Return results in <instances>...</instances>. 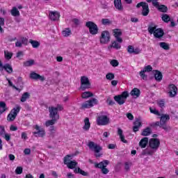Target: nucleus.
<instances>
[{
	"label": "nucleus",
	"instance_id": "obj_22",
	"mask_svg": "<svg viewBox=\"0 0 178 178\" xmlns=\"http://www.w3.org/2000/svg\"><path fill=\"white\" fill-rule=\"evenodd\" d=\"M3 69L9 74H10V73H13V68L12 67V65L10 64H9V63H6L4 65H3L2 71H3Z\"/></svg>",
	"mask_w": 178,
	"mask_h": 178
},
{
	"label": "nucleus",
	"instance_id": "obj_49",
	"mask_svg": "<svg viewBox=\"0 0 178 178\" xmlns=\"http://www.w3.org/2000/svg\"><path fill=\"white\" fill-rule=\"evenodd\" d=\"M34 65V60H29L24 63V66L30 67Z\"/></svg>",
	"mask_w": 178,
	"mask_h": 178
},
{
	"label": "nucleus",
	"instance_id": "obj_44",
	"mask_svg": "<svg viewBox=\"0 0 178 178\" xmlns=\"http://www.w3.org/2000/svg\"><path fill=\"white\" fill-rule=\"evenodd\" d=\"M142 71L145 72V73H149V72H152V66L151 65H146L144 67Z\"/></svg>",
	"mask_w": 178,
	"mask_h": 178
},
{
	"label": "nucleus",
	"instance_id": "obj_52",
	"mask_svg": "<svg viewBox=\"0 0 178 178\" xmlns=\"http://www.w3.org/2000/svg\"><path fill=\"white\" fill-rule=\"evenodd\" d=\"M106 79L107 80H113V79H115V74L112 72L108 73L106 75Z\"/></svg>",
	"mask_w": 178,
	"mask_h": 178
},
{
	"label": "nucleus",
	"instance_id": "obj_27",
	"mask_svg": "<svg viewBox=\"0 0 178 178\" xmlns=\"http://www.w3.org/2000/svg\"><path fill=\"white\" fill-rule=\"evenodd\" d=\"M147 144H148V138L145 137L142 138L139 142V147L145 148V147H147Z\"/></svg>",
	"mask_w": 178,
	"mask_h": 178
},
{
	"label": "nucleus",
	"instance_id": "obj_23",
	"mask_svg": "<svg viewBox=\"0 0 178 178\" xmlns=\"http://www.w3.org/2000/svg\"><path fill=\"white\" fill-rule=\"evenodd\" d=\"M118 134L120 136V140L122 143H124V144H127V140L124 139V135H123V130H122V129L120 128L118 129Z\"/></svg>",
	"mask_w": 178,
	"mask_h": 178
},
{
	"label": "nucleus",
	"instance_id": "obj_18",
	"mask_svg": "<svg viewBox=\"0 0 178 178\" xmlns=\"http://www.w3.org/2000/svg\"><path fill=\"white\" fill-rule=\"evenodd\" d=\"M49 17L53 22H56V20H59V17H60V15L59 13L56 11H50L49 14Z\"/></svg>",
	"mask_w": 178,
	"mask_h": 178
},
{
	"label": "nucleus",
	"instance_id": "obj_57",
	"mask_svg": "<svg viewBox=\"0 0 178 178\" xmlns=\"http://www.w3.org/2000/svg\"><path fill=\"white\" fill-rule=\"evenodd\" d=\"M16 175H22L23 173V168L22 167H17L15 170Z\"/></svg>",
	"mask_w": 178,
	"mask_h": 178
},
{
	"label": "nucleus",
	"instance_id": "obj_50",
	"mask_svg": "<svg viewBox=\"0 0 178 178\" xmlns=\"http://www.w3.org/2000/svg\"><path fill=\"white\" fill-rule=\"evenodd\" d=\"M70 158H72V156H70V155H67L64 158V164L65 165H68V163H70V162H72V161H70Z\"/></svg>",
	"mask_w": 178,
	"mask_h": 178
},
{
	"label": "nucleus",
	"instance_id": "obj_64",
	"mask_svg": "<svg viewBox=\"0 0 178 178\" xmlns=\"http://www.w3.org/2000/svg\"><path fill=\"white\" fill-rule=\"evenodd\" d=\"M147 3L145 2H140L136 5V8H144Z\"/></svg>",
	"mask_w": 178,
	"mask_h": 178
},
{
	"label": "nucleus",
	"instance_id": "obj_17",
	"mask_svg": "<svg viewBox=\"0 0 178 178\" xmlns=\"http://www.w3.org/2000/svg\"><path fill=\"white\" fill-rule=\"evenodd\" d=\"M168 95L170 98H175L177 95V87L175 84L171 83L168 86Z\"/></svg>",
	"mask_w": 178,
	"mask_h": 178
},
{
	"label": "nucleus",
	"instance_id": "obj_15",
	"mask_svg": "<svg viewBox=\"0 0 178 178\" xmlns=\"http://www.w3.org/2000/svg\"><path fill=\"white\" fill-rule=\"evenodd\" d=\"M170 120V117L168 114H161L160 122L165 127V131L169 130V127L166 125V122Z\"/></svg>",
	"mask_w": 178,
	"mask_h": 178
},
{
	"label": "nucleus",
	"instance_id": "obj_47",
	"mask_svg": "<svg viewBox=\"0 0 178 178\" xmlns=\"http://www.w3.org/2000/svg\"><path fill=\"white\" fill-rule=\"evenodd\" d=\"M112 22L109 20V19H102V24L104 26H109V24H111Z\"/></svg>",
	"mask_w": 178,
	"mask_h": 178
},
{
	"label": "nucleus",
	"instance_id": "obj_60",
	"mask_svg": "<svg viewBox=\"0 0 178 178\" xmlns=\"http://www.w3.org/2000/svg\"><path fill=\"white\" fill-rule=\"evenodd\" d=\"M21 42H22L23 45H27L29 44V40L26 38H22Z\"/></svg>",
	"mask_w": 178,
	"mask_h": 178
},
{
	"label": "nucleus",
	"instance_id": "obj_56",
	"mask_svg": "<svg viewBox=\"0 0 178 178\" xmlns=\"http://www.w3.org/2000/svg\"><path fill=\"white\" fill-rule=\"evenodd\" d=\"M157 105L160 108H165V100L162 99V100L158 101L157 102Z\"/></svg>",
	"mask_w": 178,
	"mask_h": 178
},
{
	"label": "nucleus",
	"instance_id": "obj_12",
	"mask_svg": "<svg viewBox=\"0 0 178 178\" xmlns=\"http://www.w3.org/2000/svg\"><path fill=\"white\" fill-rule=\"evenodd\" d=\"M147 2H152L153 6L156 8L159 12H162L163 13H166V12H168V7L165 5H159L158 0H147Z\"/></svg>",
	"mask_w": 178,
	"mask_h": 178
},
{
	"label": "nucleus",
	"instance_id": "obj_7",
	"mask_svg": "<svg viewBox=\"0 0 178 178\" xmlns=\"http://www.w3.org/2000/svg\"><path fill=\"white\" fill-rule=\"evenodd\" d=\"M88 88H91V83L90 82V79L86 76H81V86L79 90L86 91V90H88Z\"/></svg>",
	"mask_w": 178,
	"mask_h": 178
},
{
	"label": "nucleus",
	"instance_id": "obj_20",
	"mask_svg": "<svg viewBox=\"0 0 178 178\" xmlns=\"http://www.w3.org/2000/svg\"><path fill=\"white\" fill-rule=\"evenodd\" d=\"M90 127H91V123H90V119L88 118H86L84 119V125L82 127L84 131H88L90 130Z\"/></svg>",
	"mask_w": 178,
	"mask_h": 178
},
{
	"label": "nucleus",
	"instance_id": "obj_11",
	"mask_svg": "<svg viewBox=\"0 0 178 178\" xmlns=\"http://www.w3.org/2000/svg\"><path fill=\"white\" fill-rule=\"evenodd\" d=\"M129 97V92H123L121 95H118L114 97L115 102L119 105H123Z\"/></svg>",
	"mask_w": 178,
	"mask_h": 178
},
{
	"label": "nucleus",
	"instance_id": "obj_54",
	"mask_svg": "<svg viewBox=\"0 0 178 178\" xmlns=\"http://www.w3.org/2000/svg\"><path fill=\"white\" fill-rule=\"evenodd\" d=\"M6 134V131H5V127L1 125L0 126V136H1V137H3V136Z\"/></svg>",
	"mask_w": 178,
	"mask_h": 178
},
{
	"label": "nucleus",
	"instance_id": "obj_61",
	"mask_svg": "<svg viewBox=\"0 0 178 178\" xmlns=\"http://www.w3.org/2000/svg\"><path fill=\"white\" fill-rule=\"evenodd\" d=\"M72 22L74 23V24H75V26L80 25V20H79V19H76V18L73 19Z\"/></svg>",
	"mask_w": 178,
	"mask_h": 178
},
{
	"label": "nucleus",
	"instance_id": "obj_32",
	"mask_svg": "<svg viewBox=\"0 0 178 178\" xmlns=\"http://www.w3.org/2000/svg\"><path fill=\"white\" fill-rule=\"evenodd\" d=\"M56 122H58V120L55 118H51V120H48L47 121H46L45 126L46 127H49V126H54V124H55Z\"/></svg>",
	"mask_w": 178,
	"mask_h": 178
},
{
	"label": "nucleus",
	"instance_id": "obj_33",
	"mask_svg": "<svg viewBox=\"0 0 178 178\" xmlns=\"http://www.w3.org/2000/svg\"><path fill=\"white\" fill-rule=\"evenodd\" d=\"M12 56H13V53L12 51H9L8 50L4 51V58L7 60H10L12 59Z\"/></svg>",
	"mask_w": 178,
	"mask_h": 178
},
{
	"label": "nucleus",
	"instance_id": "obj_41",
	"mask_svg": "<svg viewBox=\"0 0 178 178\" xmlns=\"http://www.w3.org/2000/svg\"><path fill=\"white\" fill-rule=\"evenodd\" d=\"M6 111V104L4 102H0V113H3Z\"/></svg>",
	"mask_w": 178,
	"mask_h": 178
},
{
	"label": "nucleus",
	"instance_id": "obj_10",
	"mask_svg": "<svg viewBox=\"0 0 178 178\" xmlns=\"http://www.w3.org/2000/svg\"><path fill=\"white\" fill-rule=\"evenodd\" d=\"M21 107L20 106H17L15 108H13L10 113L7 116L8 122H13L17 116V113L20 112Z\"/></svg>",
	"mask_w": 178,
	"mask_h": 178
},
{
	"label": "nucleus",
	"instance_id": "obj_5",
	"mask_svg": "<svg viewBox=\"0 0 178 178\" xmlns=\"http://www.w3.org/2000/svg\"><path fill=\"white\" fill-rule=\"evenodd\" d=\"M109 165V161L104 160L100 163H95V168L97 169H102V173L103 175H108L109 173V170L106 167Z\"/></svg>",
	"mask_w": 178,
	"mask_h": 178
},
{
	"label": "nucleus",
	"instance_id": "obj_40",
	"mask_svg": "<svg viewBox=\"0 0 178 178\" xmlns=\"http://www.w3.org/2000/svg\"><path fill=\"white\" fill-rule=\"evenodd\" d=\"M67 166L69 169H74V168L77 166V163L76 162V161L74 160L68 163V164H67Z\"/></svg>",
	"mask_w": 178,
	"mask_h": 178
},
{
	"label": "nucleus",
	"instance_id": "obj_4",
	"mask_svg": "<svg viewBox=\"0 0 178 178\" xmlns=\"http://www.w3.org/2000/svg\"><path fill=\"white\" fill-rule=\"evenodd\" d=\"M88 147L89 148V149H90L91 151H93V152H95V157L96 158H99L101 156H102V154L99 152H101V150L102 149V147H101V145L90 141L88 143Z\"/></svg>",
	"mask_w": 178,
	"mask_h": 178
},
{
	"label": "nucleus",
	"instance_id": "obj_38",
	"mask_svg": "<svg viewBox=\"0 0 178 178\" xmlns=\"http://www.w3.org/2000/svg\"><path fill=\"white\" fill-rule=\"evenodd\" d=\"M159 45L161 48H163V49H165V51H169V49H170V47H169V44L165 42H160Z\"/></svg>",
	"mask_w": 178,
	"mask_h": 178
},
{
	"label": "nucleus",
	"instance_id": "obj_28",
	"mask_svg": "<svg viewBox=\"0 0 178 178\" xmlns=\"http://www.w3.org/2000/svg\"><path fill=\"white\" fill-rule=\"evenodd\" d=\"M149 13V8L148 7V3H146L143 7L142 15L143 16H148Z\"/></svg>",
	"mask_w": 178,
	"mask_h": 178
},
{
	"label": "nucleus",
	"instance_id": "obj_31",
	"mask_svg": "<svg viewBox=\"0 0 178 178\" xmlns=\"http://www.w3.org/2000/svg\"><path fill=\"white\" fill-rule=\"evenodd\" d=\"M152 133V130L149 127H146L145 129L143 130L141 133V136H150V134Z\"/></svg>",
	"mask_w": 178,
	"mask_h": 178
},
{
	"label": "nucleus",
	"instance_id": "obj_59",
	"mask_svg": "<svg viewBox=\"0 0 178 178\" xmlns=\"http://www.w3.org/2000/svg\"><path fill=\"white\" fill-rule=\"evenodd\" d=\"M21 138L24 140V141H26L29 138V136H27V133L26 132H22L21 134Z\"/></svg>",
	"mask_w": 178,
	"mask_h": 178
},
{
	"label": "nucleus",
	"instance_id": "obj_8",
	"mask_svg": "<svg viewBox=\"0 0 178 178\" xmlns=\"http://www.w3.org/2000/svg\"><path fill=\"white\" fill-rule=\"evenodd\" d=\"M86 26L89 29V33H90L92 35H97V34H98L99 29H98L97 24L89 21L86 23Z\"/></svg>",
	"mask_w": 178,
	"mask_h": 178
},
{
	"label": "nucleus",
	"instance_id": "obj_29",
	"mask_svg": "<svg viewBox=\"0 0 178 178\" xmlns=\"http://www.w3.org/2000/svg\"><path fill=\"white\" fill-rule=\"evenodd\" d=\"M154 72H155V74H154L155 80L156 81H161L163 78L162 72L158 70H155Z\"/></svg>",
	"mask_w": 178,
	"mask_h": 178
},
{
	"label": "nucleus",
	"instance_id": "obj_6",
	"mask_svg": "<svg viewBox=\"0 0 178 178\" xmlns=\"http://www.w3.org/2000/svg\"><path fill=\"white\" fill-rule=\"evenodd\" d=\"M100 44L106 45L111 42V33L108 31H103L99 37Z\"/></svg>",
	"mask_w": 178,
	"mask_h": 178
},
{
	"label": "nucleus",
	"instance_id": "obj_19",
	"mask_svg": "<svg viewBox=\"0 0 178 178\" xmlns=\"http://www.w3.org/2000/svg\"><path fill=\"white\" fill-rule=\"evenodd\" d=\"M127 52L129 54H134V55H138V54L141 52V50H140V49L138 48L134 49V47H133L132 45H129L127 47Z\"/></svg>",
	"mask_w": 178,
	"mask_h": 178
},
{
	"label": "nucleus",
	"instance_id": "obj_42",
	"mask_svg": "<svg viewBox=\"0 0 178 178\" xmlns=\"http://www.w3.org/2000/svg\"><path fill=\"white\" fill-rule=\"evenodd\" d=\"M161 19L163 22H165V23H169L170 21V17L168 14H163Z\"/></svg>",
	"mask_w": 178,
	"mask_h": 178
},
{
	"label": "nucleus",
	"instance_id": "obj_51",
	"mask_svg": "<svg viewBox=\"0 0 178 178\" xmlns=\"http://www.w3.org/2000/svg\"><path fill=\"white\" fill-rule=\"evenodd\" d=\"M110 64L111 66H113V67H118V66H119V61L117 60H111L110 61Z\"/></svg>",
	"mask_w": 178,
	"mask_h": 178
},
{
	"label": "nucleus",
	"instance_id": "obj_14",
	"mask_svg": "<svg viewBox=\"0 0 178 178\" xmlns=\"http://www.w3.org/2000/svg\"><path fill=\"white\" fill-rule=\"evenodd\" d=\"M97 104H98V100L97 99H92L85 102L82 104L81 108L87 109L88 108H92V106H94V105H97Z\"/></svg>",
	"mask_w": 178,
	"mask_h": 178
},
{
	"label": "nucleus",
	"instance_id": "obj_34",
	"mask_svg": "<svg viewBox=\"0 0 178 178\" xmlns=\"http://www.w3.org/2000/svg\"><path fill=\"white\" fill-rule=\"evenodd\" d=\"M82 98H83L84 99H87V98H90L91 97H94V95L92 94V92L88 91V92H83L81 95Z\"/></svg>",
	"mask_w": 178,
	"mask_h": 178
},
{
	"label": "nucleus",
	"instance_id": "obj_9",
	"mask_svg": "<svg viewBox=\"0 0 178 178\" xmlns=\"http://www.w3.org/2000/svg\"><path fill=\"white\" fill-rule=\"evenodd\" d=\"M109 123H111V120L106 115H100L97 118L98 126H107Z\"/></svg>",
	"mask_w": 178,
	"mask_h": 178
},
{
	"label": "nucleus",
	"instance_id": "obj_1",
	"mask_svg": "<svg viewBox=\"0 0 178 178\" xmlns=\"http://www.w3.org/2000/svg\"><path fill=\"white\" fill-rule=\"evenodd\" d=\"M147 31L151 35L153 34L154 38H162L165 35V32L154 22H150L147 26Z\"/></svg>",
	"mask_w": 178,
	"mask_h": 178
},
{
	"label": "nucleus",
	"instance_id": "obj_62",
	"mask_svg": "<svg viewBox=\"0 0 178 178\" xmlns=\"http://www.w3.org/2000/svg\"><path fill=\"white\" fill-rule=\"evenodd\" d=\"M24 54L23 53V51H18L17 53V56L16 57L18 58L19 59H20V58H23Z\"/></svg>",
	"mask_w": 178,
	"mask_h": 178
},
{
	"label": "nucleus",
	"instance_id": "obj_35",
	"mask_svg": "<svg viewBox=\"0 0 178 178\" xmlns=\"http://www.w3.org/2000/svg\"><path fill=\"white\" fill-rule=\"evenodd\" d=\"M151 127H161V129H163V130H165V127H163V125L161 124V121H157L155 122H152V124H150Z\"/></svg>",
	"mask_w": 178,
	"mask_h": 178
},
{
	"label": "nucleus",
	"instance_id": "obj_43",
	"mask_svg": "<svg viewBox=\"0 0 178 178\" xmlns=\"http://www.w3.org/2000/svg\"><path fill=\"white\" fill-rule=\"evenodd\" d=\"M139 75L140 76V77L143 80H145V81H147L148 80V75L145 74V72L144 71L141 70L139 72Z\"/></svg>",
	"mask_w": 178,
	"mask_h": 178
},
{
	"label": "nucleus",
	"instance_id": "obj_48",
	"mask_svg": "<svg viewBox=\"0 0 178 178\" xmlns=\"http://www.w3.org/2000/svg\"><path fill=\"white\" fill-rule=\"evenodd\" d=\"M149 111L152 113H153V115H156V116H161V113H159V111L156 110V108H152L150 107Z\"/></svg>",
	"mask_w": 178,
	"mask_h": 178
},
{
	"label": "nucleus",
	"instance_id": "obj_26",
	"mask_svg": "<svg viewBox=\"0 0 178 178\" xmlns=\"http://www.w3.org/2000/svg\"><path fill=\"white\" fill-rule=\"evenodd\" d=\"M10 13L14 17H19L20 16V11L16 7H13L10 10Z\"/></svg>",
	"mask_w": 178,
	"mask_h": 178
},
{
	"label": "nucleus",
	"instance_id": "obj_21",
	"mask_svg": "<svg viewBox=\"0 0 178 178\" xmlns=\"http://www.w3.org/2000/svg\"><path fill=\"white\" fill-rule=\"evenodd\" d=\"M141 126H142L141 120H140L139 119L136 120L134 122V127H133L134 131L135 133L138 131V130H140V127H141Z\"/></svg>",
	"mask_w": 178,
	"mask_h": 178
},
{
	"label": "nucleus",
	"instance_id": "obj_16",
	"mask_svg": "<svg viewBox=\"0 0 178 178\" xmlns=\"http://www.w3.org/2000/svg\"><path fill=\"white\" fill-rule=\"evenodd\" d=\"M122 34V30L120 29H115L113 30V35H114L116 41H118V42H119L120 44H122V42H123Z\"/></svg>",
	"mask_w": 178,
	"mask_h": 178
},
{
	"label": "nucleus",
	"instance_id": "obj_53",
	"mask_svg": "<svg viewBox=\"0 0 178 178\" xmlns=\"http://www.w3.org/2000/svg\"><path fill=\"white\" fill-rule=\"evenodd\" d=\"M40 74L35 73V72H32L30 74L31 79H33V80H38Z\"/></svg>",
	"mask_w": 178,
	"mask_h": 178
},
{
	"label": "nucleus",
	"instance_id": "obj_2",
	"mask_svg": "<svg viewBox=\"0 0 178 178\" xmlns=\"http://www.w3.org/2000/svg\"><path fill=\"white\" fill-rule=\"evenodd\" d=\"M149 147L150 149H146V154L147 155H154L161 147V140L155 138L149 139Z\"/></svg>",
	"mask_w": 178,
	"mask_h": 178
},
{
	"label": "nucleus",
	"instance_id": "obj_37",
	"mask_svg": "<svg viewBox=\"0 0 178 178\" xmlns=\"http://www.w3.org/2000/svg\"><path fill=\"white\" fill-rule=\"evenodd\" d=\"M74 173H79V175H82V176H88V173L81 170L80 168H75L74 170Z\"/></svg>",
	"mask_w": 178,
	"mask_h": 178
},
{
	"label": "nucleus",
	"instance_id": "obj_25",
	"mask_svg": "<svg viewBox=\"0 0 178 178\" xmlns=\"http://www.w3.org/2000/svg\"><path fill=\"white\" fill-rule=\"evenodd\" d=\"M121 47L122 46L120 45V43L115 40L112 42L111 45L108 46V49H111V48H114L115 49H120Z\"/></svg>",
	"mask_w": 178,
	"mask_h": 178
},
{
	"label": "nucleus",
	"instance_id": "obj_63",
	"mask_svg": "<svg viewBox=\"0 0 178 178\" xmlns=\"http://www.w3.org/2000/svg\"><path fill=\"white\" fill-rule=\"evenodd\" d=\"M24 154L25 155H30V154H31V149L26 148L24 150Z\"/></svg>",
	"mask_w": 178,
	"mask_h": 178
},
{
	"label": "nucleus",
	"instance_id": "obj_39",
	"mask_svg": "<svg viewBox=\"0 0 178 178\" xmlns=\"http://www.w3.org/2000/svg\"><path fill=\"white\" fill-rule=\"evenodd\" d=\"M62 34H63V37H69V35H70L72 34V31L69 28L65 29L62 31Z\"/></svg>",
	"mask_w": 178,
	"mask_h": 178
},
{
	"label": "nucleus",
	"instance_id": "obj_24",
	"mask_svg": "<svg viewBox=\"0 0 178 178\" xmlns=\"http://www.w3.org/2000/svg\"><path fill=\"white\" fill-rule=\"evenodd\" d=\"M114 6L118 9V10H123L122 0H114Z\"/></svg>",
	"mask_w": 178,
	"mask_h": 178
},
{
	"label": "nucleus",
	"instance_id": "obj_55",
	"mask_svg": "<svg viewBox=\"0 0 178 178\" xmlns=\"http://www.w3.org/2000/svg\"><path fill=\"white\" fill-rule=\"evenodd\" d=\"M6 80H7V81H8V84H9L10 87H13V88H15V90H16L17 91L20 92V89H19L18 88L15 87L13 85V83H12V81H10V80L9 79L6 78Z\"/></svg>",
	"mask_w": 178,
	"mask_h": 178
},
{
	"label": "nucleus",
	"instance_id": "obj_3",
	"mask_svg": "<svg viewBox=\"0 0 178 178\" xmlns=\"http://www.w3.org/2000/svg\"><path fill=\"white\" fill-rule=\"evenodd\" d=\"M60 111H63V106L61 104H58L56 107H49V118L59 120V113L58 112Z\"/></svg>",
	"mask_w": 178,
	"mask_h": 178
},
{
	"label": "nucleus",
	"instance_id": "obj_36",
	"mask_svg": "<svg viewBox=\"0 0 178 178\" xmlns=\"http://www.w3.org/2000/svg\"><path fill=\"white\" fill-rule=\"evenodd\" d=\"M29 98H30V93L26 92L22 95L20 101L21 102H26Z\"/></svg>",
	"mask_w": 178,
	"mask_h": 178
},
{
	"label": "nucleus",
	"instance_id": "obj_58",
	"mask_svg": "<svg viewBox=\"0 0 178 178\" xmlns=\"http://www.w3.org/2000/svg\"><path fill=\"white\" fill-rule=\"evenodd\" d=\"M130 166H131V163L126 162L124 163V169L127 172H129V170H130Z\"/></svg>",
	"mask_w": 178,
	"mask_h": 178
},
{
	"label": "nucleus",
	"instance_id": "obj_13",
	"mask_svg": "<svg viewBox=\"0 0 178 178\" xmlns=\"http://www.w3.org/2000/svg\"><path fill=\"white\" fill-rule=\"evenodd\" d=\"M33 129L36 130V131L33 132L35 137H45V129L44 128H41V127L36 124L33 126Z\"/></svg>",
	"mask_w": 178,
	"mask_h": 178
},
{
	"label": "nucleus",
	"instance_id": "obj_30",
	"mask_svg": "<svg viewBox=\"0 0 178 178\" xmlns=\"http://www.w3.org/2000/svg\"><path fill=\"white\" fill-rule=\"evenodd\" d=\"M131 95L135 97V98H138L140 97V90L138 88H135L131 91Z\"/></svg>",
	"mask_w": 178,
	"mask_h": 178
},
{
	"label": "nucleus",
	"instance_id": "obj_46",
	"mask_svg": "<svg viewBox=\"0 0 178 178\" xmlns=\"http://www.w3.org/2000/svg\"><path fill=\"white\" fill-rule=\"evenodd\" d=\"M29 42L31 44L33 48H38L40 47V42L31 40Z\"/></svg>",
	"mask_w": 178,
	"mask_h": 178
},
{
	"label": "nucleus",
	"instance_id": "obj_45",
	"mask_svg": "<svg viewBox=\"0 0 178 178\" xmlns=\"http://www.w3.org/2000/svg\"><path fill=\"white\" fill-rule=\"evenodd\" d=\"M3 26H5V19L0 17V33H3V29H2Z\"/></svg>",
	"mask_w": 178,
	"mask_h": 178
}]
</instances>
